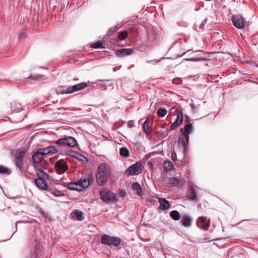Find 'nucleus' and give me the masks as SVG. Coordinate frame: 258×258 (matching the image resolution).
<instances>
[{
	"mask_svg": "<svg viewBox=\"0 0 258 258\" xmlns=\"http://www.w3.org/2000/svg\"><path fill=\"white\" fill-rule=\"evenodd\" d=\"M111 173V169L109 165L102 163L98 165L96 173V181L100 186H103L108 181Z\"/></svg>",
	"mask_w": 258,
	"mask_h": 258,
	"instance_id": "1",
	"label": "nucleus"
},
{
	"mask_svg": "<svg viewBox=\"0 0 258 258\" xmlns=\"http://www.w3.org/2000/svg\"><path fill=\"white\" fill-rule=\"evenodd\" d=\"M26 152L23 150H17L14 155L13 161L16 167L21 172L24 169V157Z\"/></svg>",
	"mask_w": 258,
	"mask_h": 258,
	"instance_id": "2",
	"label": "nucleus"
},
{
	"mask_svg": "<svg viewBox=\"0 0 258 258\" xmlns=\"http://www.w3.org/2000/svg\"><path fill=\"white\" fill-rule=\"evenodd\" d=\"M100 196V199L105 203H112L118 200L116 195L107 188L101 189Z\"/></svg>",
	"mask_w": 258,
	"mask_h": 258,
	"instance_id": "3",
	"label": "nucleus"
},
{
	"mask_svg": "<svg viewBox=\"0 0 258 258\" xmlns=\"http://www.w3.org/2000/svg\"><path fill=\"white\" fill-rule=\"evenodd\" d=\"M101 242L103 244L107 245L110 246L117 247L120 244L121 239L117 237L104 234L101 236Z\"/></svg>",
	"mask_w": 258,
	"mask_h": 258,
	"instance_id": "4",
	"label": "nucleus"
},
{
	"mask_svg": "<svg viewBox=\"0 0 258 258\" xmlns=\"http://www.w3.org/2000/svg\"><path fill=\"white\" fill-rule=\"evenodd\" d=\"M42 150L41 148L38 149L32 156V161L35 168L42 166L45 162L44 158L46 155Z\"/></svg>",
	"mask_w": 258,
	"mask_h": 258,
	"instance_id": "5",
	"label": "nucleus"
},
{
	"mask_svg": "<svg viewBox=\"0 0 258 258\" xmlns=\"http://www.w3.org/2000/svg\"><path fill=\"white\" fill-rule=\"evenodd\" d=\"M55 143L60 146H68L70 147H74L77 145L76 140L72 137H67L60 138L55 141Z\"/></svg>",
	"mask_w": 258,
	"mask_h": 258,
	"instance_id": "6",
	"label": "nucleus"
},
{
	"mask_svg": "<svg viewBox=\"0 0 258 258\" xmlns=\"http://www.w3.org/2000/svg\"><path fill=\"white\" fill-rule=\"evenodd\" d=\"M88 85L87 83L82 82L78 84H76L73 86H69L66 89L62 91L61 94H70L77 91L82 90L86 88Z\"/></svg>",
	"mask_w": 258,
	"mask_h": 258,
	"instance_id": "7",
	"label": "nucleus"
},
{
	"mask_svg": "<svg viewBox=\"0 0 258 258\" xmlns=\"http://www.w3.org/2000/svg\"><path fill=\"white\" fill-rule=\"evenodd\" d=\"M231 21L233 25L237 29H242L244 27L246 21L241 15H234L231 17Z\"/></svg>",
	"mask_w": 258,
	"mask_h": 258,
	"instance_id": "8",
	"label": "nucleus"
},
{
	"mask_svg": "<svg viewBox=\"0 0 258 258\" xmlns=\"http://www.w3.org/2000/svg\"><path fill=\"white\" fill-rule=\"evenodd\" d=\"M194 126L190 123H188L186 124L183 127L180 128V132L182 134V135L184 137L187 144H188L189 142V134L194 132Z\"/></svg>",
	"mask_w": 258,
	"mask_h": 258,
	"instance_id": "9",
	"label": "nucleus"
},
{
	"mask_svg": "<svg viewBox=\"0 0 258 258\" xmlns=\"http://www.w3.org/2000/svg\"><path fill=\"white\" fill-rule=\"evenodd\" d=\"M142 172V164L140 163H136L130 167L126 170V173L128 175H138Z\"/></svg>",
	"mask_w": 258,
	"mask_h": 258,
	"instance_id": "10",
	"label": "nucleus"
},
{
	"mask_svg": "<svg viewBox=\"0 0 258 258\" xmlns=\"http://www.w3.org/2000/svg\"><path fill=\"white\" fill-rule=\"evenodd\" d=\"M93 180L92 175H89L82 177L78 181L81 189L88 187L92 183Z\"/></svg>",
	"mask_w": 258,
	"mask_h": 258,
	"instance_id": "11",
	"label": "nucleus"
},
{
	"mask_svg": "<svg viewBox=\"0 0 258 258\" xmlns=\"http://www.w3.org/2000/svg\"><path fill=\"white\" fill-rule=\"evenodd\" d=\"M198 226L204 230H207L210 226V219L207 217H200L197 221Z\"/></svg>",
	"mask_w": 258,
	"mask_h": 258,
	"instance_id": "12",
	"label": "nucleus"
},
{
	"mask_svg": "<svg viewBox=\"0 0 258 258\" xmlns=\"http://www.w3.org/2000/svg\"><path fill=\"white\" fill-rule=\"evenodd\" d=\"M55 167L60 173L63 172L68 169L66 162L63 160H58L55 164Z\"/></svg>",
	"mask_w": 258,
	"mask_h": 258,
	"instance_id": "13",
	"label": "nucleus"
},
{
	"mask_svg": "<svg viewBox=\"0 0 258 258\" xmlns=\"http://www.w3.org/2000/svg\"><path fill=\"white\" fill-rule=\"evenodd\" d=\"M167 183L169 186H180L182 185L181 181L174 177L168 178Z\"/></svg>",
	"mask_w": 258,
	"mask_h": 258,
	"instance_id": "14",
	"label": "nucleus"
},
{
	"mask_svg": "<svg viewBox=\"0 0 258 258\" xmlns=\"http://www.w3.org/2000/svg\"><path fill=\"white\" fill-rule=\"evenodd\" d=\"M35 185L40 189L45 190L47 188V184L44 179L37 178L34 180Z\"/></svg>",
	"mask_w": 258,
	"mask_h": 258,
	"instance_id": "15",
	"label": "nucleus"
},
{
	"mask_svg": "<svg viewBox=\"0 0 258 258\" xmlns=\"http://www.w3.org/2000/svg\"><path fill=\"white\" fill-rule=\"evenodd\" d=\"M133 50L131 48H123L118 50L116 54L118 57H122L133 53Z\"/></svg>",
	"mask_w": 258,
	"mask_h": 258,
	"instance_id": "16",
	"label": "nucleus"
},
{
	"mask_svg": "<svg viewBox=\"0 0 258 258\" xmlns=\"http://www.w3.org/2000/svg\"><path fill=\"white\" fill-rule=\"evenodd\" d=\"M158 202L160 204V208L162 210L168 209L170 205L169 202L164 198H159Z\"/></svg>",
	"mask_w": 258,
	"mask_h": 258,
	"instance_id": "17",
	"label": "nucleus"
},
{
	"mask_svg": "<svg viewBox=\"0 0 258 258\" xmlns=\"http://www.w3.org/2000/svg\"><path fill=\"white\" fill-rule=\"evenodd\" d=\"M45 155H51L57 152V149L53 146H49L46 148H41Z\"/></svg>",
	"mask_w": 258,
	"mask_h": 258,
	"instance_id": "18",
	"label": "nucleus"
},
{
	"mask_svg": "<svg viewBox=\"0 0 258 258\" xmlns=\"http://www.w3.org/2000/svg\"><path fill=\"white\" fill-rule=\"evenodd\" d=\"M10 108L13 112H19L21 110V105L20 103L13 101L10 103Z\"/></svg>",
	"mask_w": 258,
	"mask_h": 258,
	"instance_id": "19",
	"label": "nucleus"
},
{
	"mask_svg": "<svg viewBox=\"0 0 258 258\" xmlns=\"http://www.w3.org/2000/svg\"><path fill=\"white\" fill-rule=\"evenodd\" d=\"M132 188L138 196H142L143 194V190L140 184L138 182H134L132 184Z\"/></svg>",
	"mask_w": 258,
	"mask_h": 258,
	"instance_id": "20",
	"label": "nucleus"
},
{
	"mask_svg": "<svg viewBox=\"0 0 258 258\" xmlns=\"http://www.w3.org/2000/svg\"><path fill=\"white\" fill-rule=\"evenodd\" d=\"M181 223L184 227H189L191 225V219L187 215H184L181 218Z\"/></svg>",
	"mask_w": 258,
	"mask_h": 258,
	"instance_id": "21",
	"label": "nucleus"
},
{
	"mask_svg": "<svg viewBox=\"0 0 258 258\" xmlns=\"http://www.w3.org/2000/svg\"><path fill=\"white\" fill-rule=\"evenodd\" d=\"M207 22V19H205L201 24H196L194 26L195 30L199 32H203L204 30V26Z\"/></svg>",
	"mask_w": 258,
	"mask_h": 258,
	"instance_id": "22",
	"label": "nucleus"
},
{
	"mask_svg": "<svg viewBox=\"0 0 258 258\" xmlns=\"http://www.w3.org/2000/svg\"><path fill=\"white\" fill-rule=\"evenodd\" d=\"M67 186H68V188H69L70 189L78 190H81V188L80 187L79 183L78 181L74 182V183L70 182L68 184Z\"/></svg>",
	"mask_w": 258,
	"mask_h": 258,
	"instance_id": "23",
	"label": "nucleus"
},
{
	"mask_svg": "<svg viewBox=\"0 0 258 258\" xmlns=\"http://www.w3.org/2000/svg\"><path fill=\"white\" fill-rule=\"evenodd\" d=\"M178 145L183 149L184 152L187 150V147L183 138L179 137L177 141Z\"/></svg>",
	"mask_w": 258,
	"mask_h": 258,
	"instance_id": "24",
	"label": "nucleus"
},
{
	"mask_svg": "<svg viewBox=\"0 0 258 258\" xmlns=\"http://www.w3.org/2000/svg\"><path fill=\"white\" fill-rule=\"evenodd\" d=\"M197 196L196 191L193 188L189 190L188 198L190 200L195 201L197 200Z\"/></svg>",
	"mask_w": 258,
	"mask_h": 258,
	"instance_id": "25",
	"label": "nucleus"
},
{
	"mask_svg": "<svg viewBox=\"0 0 258 258\" xmlns=\"http://www.w3.org/2000/svg\"><path fill=\"white\" fill-rule=\"evenodd\" d=\"M177 115L176 119L174 122L179 125L183 122V114L182 111L180 110H177Z\"/></svg>",
	"mask_w": 258,
	"mask_h": 258,
	"instance_id": "26",
	"label": "nucleus"
},
{
	"mask_svg": "<svg viewBox=\"0 0 258 258\" xmlns=\"http://www.w3.org/2000/svg\"><path fill=\"white\" fill-rule=\"evenodd\" d=\"M36 174L38 176V178L45 179L48 178V175L44 172L42 170L40 169H36Z\"/></svg>",
	"mask_w": 258,
	"mask_h": 258,
	"instance_id": "27",
	"label": "nucleus"
},
{
	"mask_svg": "<svg viewBox=\"0 0 258 258\" xmlns=\"http://www.w3.org/2000/svg\"><path fill=\"white\" fill-rule=\"evenodd\" d=\"M170 216L172 219L177 221L180 219V215L179 213L176 210H173L170 212Z\"/></svg>",
	"mask_w": 258,
	"mask_h": 258,
	"instance_id": "28",
	"label": "nucleus"
},
{
	"mask_svg": "<svg viewBox=\"0 0 258 258\" xmlns=\"http://www.w3.org/2000/svg\"><path fill=\"white\" fill-rule=\"evenodd\" d=\"M119 154L120 156L123 157H127L129 156L130 155L128 150L125 147H122L120 149Z\"/></svg>",
	"mask_w": 258,
	"mask_h": 258,
	"instance_id": "29",
	"label": "nucleus"
},
{
	"mask_svg": "<svg viewBox=\"0 0 258 258\" xmlns=\"http://www.w3.org/2000/svg\"><path fill=\"white\" fill-rule=\"evenodd\" d=\"M42 77V75H32L31 74L29 75L27 78H24V79L22 80V81H26V80L27 79H32L34 80H40Z\"/></svg>",
	"mask_w": 258,
	"mask_h": 258,
	"instance_id": "30",
	"label": "nucleus"
},
{
	"mask_svg": "<svg viewBox=\"0 0 258 258\" xmlns=\"http://www.w3.org/2000/svg\"><path fill=\"white\" fill-rule=\"evenodd\" d=\"M75 218L77 220H83V212L78 210H76L74 212Z\"/></svg>",
	"mask_w": 258,
	"mask_h": 258,
	"instance_id": "31",
	"label": "nucleus"
},
{
	"mask_svg": "<svg viewBox=\"0 0 258 258\" xmlns=\"http://www.w3.org/2000/svg\"><path fill=\"white\" fill-rule=\"evenodd\" d=\"M164 167L166 170H171L173 168V164L170 161H166L164 163Z\"/></svg>",
	"mask_w": 258,
	"mask_h": 258,
	"instance_id": "32",
	"label": "nucleus"
},
{
	"mask_svg": "<svg viewBox=\"0 0 258 258\" xmlns=\"http://www.w3.org/2000/svg\"><path fill=\"white\" fill-rule=\"evenodd\" d=\"M143 128L144 130V132L147 134H150V130L149 129V120L148 119H147L144 122L143 124Z\"/></svg>",
	"mask_w": 258,
	"mask_h": 258,
	"instance_id": "33",
	"label": "nucleus"
},
{
	"mask_svg": "<svg viewBox=\"0 0 258 258\" xmlns=\"http://www.w3.org/2000/svg\"><path fill=\"white\" fill-rule=\"evenodd\" d=\"M167 112L166 109L164 108H159L157 110V114L161 117L165 116Z\"/></svg>",
	"mask_w": 258,
	"mask_h": 258,
	"instance_id": "34",
	"label": "nucleus"
},
{
	"mask_svg": "<svg viewBox=\"0 0 258 258\" xmlns=\"http://www.w3.org/2000/svg\"><path fill=\"white\" fill-rule=\"evenodd\" d=\"M11 173L10 170L6 167L0 165V174H7Z\"/></svg>",
	"mask_w": 258,
	"mask_h": 258,
	"instance_id": "35",
	"label": "nucleus"
},
{
	"mask_svg": "<svg viewBox=\"0 0 258 258\" xmlns=\"http://www.w3.org/2000/svg\"><path fill=\"white\" fill-rule=\"evenodd\" d=\"M91 47L93 48H103L102 42L101 41H98L95 43H92L91 45Z\"/></svg>",
	"mask_w": 258,
	"mask_h": 258,
	"instance_id": "36",
	"label": "nucleus"
},
{
	"mask_svg": "<svg viewBox=\"0 0 258 258\" xmlns=\"http://www.w3.org/2000/svg\"><path fill=\"white\" fill-rule=\"evenodd\" d=\"M127 36V33L125 31H121L119 33L118 35V37L120 40L125 39Z\"/></svg>",
	"mask_w": 258,
	"mask_h": 258,
	"instance_id": "37",
	"label": "nucleus"
},
{
	"mask_svg": "<svg viewBox=\"0 0 258 258\" xmlns=\"http://www.w3.org/2000/svg\"><path fill=\"white\" fill-rule=\"evenodd\" d=\"M185 60H186V61H198L204 60V58H202V57L201 58L191 57V58H188L185 59Z\"/></svg>",
	"mask_w": 258,
	"mask_h": 258,
	"instance_id": "38",
	"label": "nucleus"
},
{
	"mask_svg": "<svg viewBox=\"0 0 258 258\" xmlns=\"http://www.w3.org/2000/svg\"><path fill=\"white\" fill-rule=\"evenodd\" d=\"M51 194L55 197H61L64 196V194L62 192V191L59 190L52 191L51 192Z\"/></svg>",
	"mask_w": 258,
	"mask_h": 258,
	"instance_id": "39",
	"label": "nucleus"
},
{
	"mask_svg": "<svg viewBox=\"0 0 258 258\" xmlns=\"http://www.w3.org/2000/svg\"><path fill=\"white\" fill-rule=\"evenodd\" d=\"M118 29V27L116 26H115L114 27H112L111 28H110L109 29V33L111 34V33H113L114 32H115L116 31H117Z\"/></svg>",
	"mask_w": 258,
	"mask_h": 258,
	"instance_id": "40",
	"label": "nucleus"
},
{
	"mask_svg": "<svg viewBox=\"0 0 258 258\" xmlns=\"http://www.w3.org/2000/svg\"><path fill=\"white\" fill-rule=\"evenodd\" d=\"M178 126H179L178 124L176 123L175 122H174L173 123V124L170 126V127L168 131L173 130L175 129L176 127H177Z\"/></svg>",
	"mask_w": 258,
	"mask_h": 258,
	"instance_id": "41",
	"label": "nucleus"
},
{
	"mask_svg": "<svg viewBox=\"0 0 258 258\" xmlns=\"http://www.w3.org/2000/svg\"><path fill=\"white\" fill-rule=\"evenodd\" d=\"M40 213L43 217H47V213H46L44 210H41Z\"/></svg>",
	"mask_w": 258,
	"mask_h": 258,
	"instance_id": "42",
	"label": "nucleus"
},
{
	"mask_svg": "<svg viewBox=\"0 0 258 258\" xmlns=\"http://www.w3.org/2000/svg\"><path fill=\"white\" fill-rule=\"evenodd\" d=\"M125 195V192L124 190H121L119 192V196L121 197H124Z\"/></svg>",
	"mask_w": 258,
	"mask_h": 258,
	"instance_id": "43",
	"label": "nucleus"
},
{
	"mask_svg": "<svg viewBox=\"0 0 258 258\" xmlns=\"http://www.w3.org/2000/svg\"><path fill=\"white\" fill-rule=\"evenodd\" d=\"M172 159L174 160L176 158V155L175 152H172L171 154Z\"/></svg>",
	"mask_w": 258,
	"mask_h": 258,
	"instance_id": "44",
	"label": "nucleus"
},
{
	"mask_svg": "<svg viewBox=\"0 0 258 258\" xmlns=\"http://www.w3.org/2000/svg\"><path fill=\"white\" fill-rule=\"evenodd\" d=\"M127 125L130 127H132L134 126L133 123L131 121L128 122Z\"/></svg>",
	"mask_w": 258,
	"mask_h": 258,
	"instance_id": "45",
	"label": "nucleus"
},
{
	"mask_svg": "<svg viewBox=\"0 0 258 258\" xmlns=\"http://www.w3.org/2000/svg\"><path fill=\"white\" fill-rule=\"evenodd\" d=\"M59 184L63 185V186H67V185H68V184L66 182H61Z\"/></svg>",
	"mask_w": 258,
	"mask_h": 258,
	"instance_id": "46",
	"label": "nucleus"
},
{
	"mask_svg": "<svg viewBox=\"0 0 258 258\" xmlns=\"http://www.w3.org/2000/svg\"><path fill=\"white\" fill-rule=\"evenodd\" d=\"M190 51V50H187V51H186L185 52H184V53H183V54H182V55H181V56H183V55H184L185 54H186V53H187L189 52Z\"/></svg>",
	"mask_w": 258,
	"mask_h": 258,
	"instance_id": "47",
	"label": "nucleus"
},
{
	"mask_svg": "<svg viewBox=\"0 0 258 258\" xmlns=\"http://www.w3.org/2000/svg\"><path fill=\"white\" fill-rule=\"evenodd\" d=\"M22 36H25V33L21 34L20 35V37H22Z\"/></svg>",
	"mask_w": 258,
	"mask_h": 258,
	"instance_id": "48",
	"label": "nucleus"
}]
</instances>
